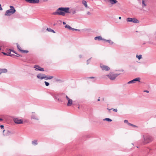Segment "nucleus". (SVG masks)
I'll use <instances>...</instances> for the list:
<instances>
[{
    "instance_id": "obj_1",
    "label": "nucleus",
    "mask_w": 156,
    "mask_h": 156,
    "mask_svg": "<svg viewBox=\"0 0 156 156\" xmlns=\"http://www.w3.org/2000/svg\"><path fill=\"white\" fill-rule=\"evenodd\" d=\"M69 7H60L52 13L53 15H58L64 16L66 13H70Z\"/></svg>"
},
{
    "instance_id": "obj_2",
    "label": "nucleus",
    "mask_w": 156,
    "mask_h": 156,
    "mask_svg": "<svg viewBox=\"0 0 156 156\" xmlns=\"http://www.w3.org/2000/svg\"><path fill=\"white\" fill-rule=\"evenodd\" d=\"M10 9L7 10L5 12V16H10L16 12L15 9L13 6H10Z\"/></svg>"
},
{
    "instance_id": "obj_3",
    "label": "nucleus",
    "mask_w": 156,
    "mask_h": 156,
    "mask_svg": "<svg viewBox=\"0 0 156 156\" xmlns=\"http://www.w3.org/2000/svg\"><path fill=\"white\" fill-rule=\"evenodd\" d=\"M119 75V74H114L113 73H110L107 76L112 80H115L117 76Z\"/></svg>"
},
{
    "instance_id": "obj_4",
    "label": "nucleus",
    "mask_w": 156,
    "mask_h": 156,
    "mask_svg": "<svg viewBox=\"0 0 156 156\" xmlns=\"http://www.w3.org/2000/svg\"><path fill=\"white\" fill-rule=\"evenodd\" d=\"M142 140L144 143L146 144L151 142L152 139L151 137H143Z\"/></svg>"
},
{
    "instance_id": "obj_5",
    "label": "nucleus",
    "mask_w": 156,
    "mask_h": 156,
    "mask_svg": "<svg viewBox=\"0 0 156 156\" xmlns=\"http://www.w3.org/2000/svg\"><path fill=\"white\" fill-rule=\"evenodd\" d=\"M126 21L128 22H131L134 23H139V21L135 18H128L126 19Z\"/></svg>"
},
{
    "instance_id": "obj_6",
    "label": "nucleus",
    "mask_w": 156,
    "mask_h": 156,
    "mask_svg": "<svg viewBox=\"0 0 156 156\" xmlns=\"http://www.w3.org/2000/svg\"><path fill=\"white\" fill-rule=\"evenodd\" d=\"M37 78L39 80H42L43 79H46V75L44 74L39 73L37 75Z\"/></svg>"
},
{
    "instance_id": "obj_7",
    "label": "nucleus",
    "mask_w": 156,
    "mask_h": 156,
    "mask_svg": "<svg viewBox=\"0 0 156 156\" xmlns=\"http://www.w3.org/2000/svg\"><path fill=\"white\" fill-rule=\"evenodd\" d=\"M3 132L4 135L5 136H11L13 133V132L8 130H3Z\"/></svg>"
},
{
    "instance_id": "obj_8",
    "label": "nucleus",
    "mask_w": 156,
    "mask_h": 156,
    "mask_svg": "<svg viewBox=\"0 0 156 156\" xmlns=\"http://www.w3.org/2000/svg\"><path fill=\"white\" fill-rule=\"evenodd\" d=\"M140 77H137L127 83V84H129L130 83H134L136 82L137 81L138 82H140Z\"/></svg>"
},
{
    "instance_id": "obj_9",
    "label": "nucleus",
    "mask_w": 156,
    "mask_h": 156,
    "mask_svg": "<svg viewBox=\"0 0 156 156\" xmlns=\"http://www.w3.org/2000/svg\"><path fill=\"white\" fill-rule=\"evenodd\" d=\"M34 68H35V70L39 71H44V70L43 68L41 67L40 66L38 65H35L34 66Z\"/></svg>"
},
{
    "instance_id": "obj_10",
    "label": "nucleus",
    "mask_w": 156,
    "mask_h": 156,
    "mask_svg": "<svg viewBox=\"0 0 156 156\" xmlns=\"http://www.w3.org/2000/svg\"><path fill=\"white\" fill-rule=\"evenodd\" d=\"M100 67L103 70L108 71L110 70V68L107 66L104 65L102 64H100Z\"/></svg>"
},
{
    "instance_id": "obj_11",
    "label": "nucleus",
    "mask_w": 156,
    "mask_h": 156,
    "mask_svg": "<svg viewBox=\"0 0 156 156\" xmlns=\"http://www.w3.org/2000/svg\"><path fill=\"white\" fill-rule=\"evenodd\" d=\"M14 122L16 124H20L23 123V121L22 120L18 118H15L13 119Z\"/></svg>"
},
{
    "instance_id": "obj_12",
    "label": "nucleus",
    "mask_w": 156,
    "mask_h": 156,
    "mask_svg": "<svg viewBox=\"0 0 156 156\" xmlns=\"http://www.w3.org/2000/svg\"><path fill=\"white\" fill-rule=\"evenodd\" d=\"M66 98L68 101V103H67V106H70L72 104L73 100L69 98L67 96H66Z\"/></svg>"
},
{
    "instance_id": "obj_13",
    "label": "nucleus",
    "mask_w": 156,
    "mask_h": 156,
    "mask_svg": "<svg viewBox=\"0 0 156 156\" xmlns=\"http://www.w3.org/2000/svg\"><path fill=\"white\" fill-rule=\"evenodd\" d=\"M34 113V112H32V114L31 116V119H34L37 120H38L39 119L38 117Z\"/></svg>"
},
{
    "instance_id": "obj_14",
    "label": "nucleus",
    "mask_w": 156,
    "mask_h": 156,
    "mask_svg": "<svg viewBox=\"0 0 156 156\" xmlns=\"http://www.w3.org/2000/svg\"><path fill=\"white\" fill-rule=\"evenodd\" d=\"M147 5V0H142V6L143 8H144Z\"/></svg>"
},
{
    "instance_id": "obj_15",
    "label": "nucleus",
    "mask_w": 156,
    "mask_h": 156,
    "mask_svg": "<svg viewBox=\"0 0 156 156\" xmlns=\"http://www.w3.org/2000/svg\"><path fill=\"white\" fill-rule=\"evenodd\" d=\"M108 2L112 5H114L118 2L116 0H108Z\"/></svg>"
},
{
    "instance_id": "obj_16",
    "label": "nucleus",
    "mask_w": 156,
    "mask_h": 156,
    "mask_svg": "<svg viewBox=\"0 0 156 156\" xmlns=\"http://www.w3.org/2000/svg\"><path fill=\"white\" fill-rule=\"evenodd\" d=\"M94 40H98L99 41L100 40H103L104 41L105 39H104L102 38L101 36H98V37H95L94 38Z\"/></svg>"
},
{
    "instance_id": "obj_17",
    "label": "nucleus",
    "mask_w": 156,
    "mask_h": 156,
    "mask_svg": "<svg viewBox=\"0 0 156 156\" xmlns=\"http://www.w3.org/2000/svg\"><path fill=\"white\" fill-rule=\"evenodd\" d=\"M104 41L108 42V43L109 44H110L111 45L113 44L114 43V42L111 40H106L105 39Z\"/></svg>"
},
{
    "instance_id": "obj_18",
    "label": "nucleus",
    "mask_w": 156,
    "mask_h": 156,
    "mask_svg": "<svg viewBox=\"0 0 156 156\" xmlns=\"http://www.w3.org/2000/svg\"><path fill=\"white\" fill-rule=\"evenodd\" d=\"M7 70L6 69H0V75L2 73H6L7 72Z\"/></svg>"
},
{
    "instance_id": "obj_19",
    "label": "nucleus",
    "mask_w": 156,
    "mask_h": 156,
    "mask_svg": "<svg viewBox=\"0 0 156 156\" xmlns=\"http://www.w3.org/2000/svg\"><path fill=\"white\" fill-rule=\"evenodd\" d=\"M39 2V0H31L30 3H38Z\"/></svg>"
},
{
    "instance_id": "obj_20",
    "label": "nucleus",
    "mask_w": 156,
    "mask_h": 156,
    "mask_svg": "<svg viewBox=\"0 0 156 156\" xmlns=\"http://www.w3.org/2000/svg\"><path fill=\"white\" fill-rule=\"evenodd\" d=\"M82 3L84 5L85 7L86 8L88 7L87 5V2L85 0H83L82 1Z\"/></svg>"
},
{
    "instance_id": "obj_21",
    "label": "nucleus",
    "mask_w": 156,
    "mask_h": 156,
    "mask_svg": "<svg viewBox=\"0 0 156 156\" xmlns=\"http://www.w3.org/2000/svg\"><path fill=\"white\" fill-rule=\"evenodd\" d=\"M47 30L48 31L51 32H52L54 33H55V32L53 30L51 29L50 28H47Z\"/></svg>"
},
{
    "instance_id": "obj_22",
    "label": "nucleus",
    "mask_w": 156,
    "mask_h": 156,
    "mask_svg": "<svg viewBox=\"0 0 156 156\" xmlns=\"http://www.w3.org/2000/svg\"><path fill=\"white\" fill-rule=\"evenodd\" d=\"M103 121H107L108 122H111L112 121V120L111 119H110L108 118H106L105 119H103Z\"/></svg>"
},
{
    "instance_id": "obj_23",
    "label": "nucleus",
    "mask_w": 156,
    "mask_h": 156,
    "mask_svg": "<svg viewBox=\"0 0 156 156\" xmlns=\"http://www.w3.org/2000/svg\"><path fill=\"white\" fill-rule=\"evenodd\" d=\"M46 79H45L46 80H47L48 79H51L53 78V76H47L46 75Z\"/></svg>"
},
{
    "instance_id": "obj_24",
    "label": "nucleus",
    "mask_w": 156,
    "mask_h": 156,
    "mask_svg": "<svg viewBox=\"0 0 156 156\" xmlns=\"http://www.w3.org/2000/svg\"><path fill=\"white\" fill-rule=\"evenodd\" d=\"M65 27L66 28L70 30H71L72 29V28L70 27L69 25L67 24L65 26Z\"/></svg>"
},
{
    "instance_id": "obj_25",
    "label": "nucleus",
    "mask_w": 156,
    "mask_h": 156,
    "mask_svg": "<svg viewBox=\"0 0 156 156\" xmlns=\"http://www.w3.org/2000/svg\"><path fill=\"white\" fill-rule=\"evenodd\" d=\"M17 47L18 50L20 52H21V51H22V49H21V48L20 47V46H19V44H17Z\"/></svg>"
},
{
    "instance_id": "obj_26",
    "label": "nucleus",
    "mask_w": 156,
    "mask_h": 156,
    "mask_svg": "<svg viewBox=\"0 0 156 156\" xmlns=\"http://www.w3.org/2000/svg\"><path fill=\"white\" fill-rule=\"evenodd\" d=\"M142 56V55H136V57L137 58L139 59V60H140Z\"/></svg>"
},
{
    "instance_id": "obj_27",
    "label": "nucleus",
    "mask_w": 156,
    "mask_h": 156,
    "mask_svg": "<svg viewBox=\"0 0 156 156\" xmlns=\"http://www.w3.org/2000/svg\"><path fill=\"white\" fill-rule=\"evenodd\" d=\"M32 143L34 145H36L37 144V140H34L32 142Z\"/></svg>"
},
{
    "instance_id": "obj_28",
    "label": "nucleus",
    "mask_w": 156,
    "mask_h": 156,
    "mask_svg": "<svg viewBox=\"0 0 156 156\" xmlns=\"http://www.w3.org/2000/svg\"><path fill=\"white\" fill-rule=\"evenodd\" d=\"M22 53H27L28 52V51L27 50H22L21 51Z\"/></svg>"
},
{
    "instance_id": "obj_29",
    "label": "nucleus",
    "mask_w": 156,
    "mask_h": 156,
    "mask_svg": "<svg viewBox=\"0 0 156 156\" xmlns=\"http://www.w3.org/2000/svg\"><path fill=\"white\" fill-rule=\"evenodd\" d=\"M128 125L132 126H133V127H137V126H136L134 125H133V124H131L130 123H129L128 124Z\"/></svg>"
},
{
    "instance_id": "obj_30",
    "label": "nucleus",
    "mask_w": 156,
    "mask_h": 156,
    "mask_svg": "<svg viewBox=\"0 0 156 156\" xmlns=\"http://www.w3.org/2000/svg\"><path fill=\"white\" fill-rule=\"evenodd\" d=\"M108 110H111V109H113V111H114V112H117L118 111V110L117 109H113V108H112V109H108Z\"/></svg>"
},
{
    "instance_id": "obj_31",
    "label": "nucleus",
    "mask_w": 156,
    "mask_h": 156,
    "mask_svg": "<svg viewBox=\"0 0 156 156\" xmlns=\"http://www.w3.org/2000/svg\"><path fill=\"white\" fill-rule=\"evenodd\" d=\"M44 83H45V85L46 86H48L49 85V83L46 81H45Z\"/></svg>"
},
{
    "instance_id": "obj_32",
    "label": "nucleus",
    "mask_w": 156,
    "mask_h": 156,
    "mask_svg": "<svg viewBox=\"0 0 156 156\" xmlns=\"http://www.w3.org/2000/svg\"><path fill=\"white\" fill-rule=\"evenodd\" d=\"M124 122L125 123H127L128 125V124L129 123L128 122V121L127 120H125Z\"/></svg>"
},
{
    "instance_id": "obj_33",
    "label": "nucleus",
    "mask_w": 156,
    "mask_h": 156,
    "mask_svg": "<svg viewBox=\"0 0 156 156\" xmlns=\"http://www.w3.org/2000/svg\"><path fill=\"white\" fill-rule=\"evenodd\" d=\"M87 15L89 16H91L92 15V13L89 12H87Z\"/></svg>"
},
{
    "instance_id": "obj_34",
    "label": "nucleus",
    "mask_w": 156,
    "mask_h": 156,
    "mask_svg": "<svg viewBox=\"0 0 156 156\" xmlns=\"http://www.w3.org/2000/svg\"><path fill=\"white\" fill-rule=\"evenodd\" d=\"M90 59H91V58H89V59H88L87 60V64H89L90 62Z\"/></svg>"
},
{
    "instance_id": "obj_35",
    "label": "nucleus",
    "mask_w": 156,
    "mask_h": 156,
    "mask_svg": "<svg viewBox=\"0 0 156 156\" xmlns=\"http://www.w3.org/2000/svg\"><path fill=\"white\" fill-rule=\"evenodd\" d=\"M9 50L10 51V52H11V51H12L13 52H14V53H15L16 54H17V53H16L15 51H14L13 50H12L10 49H9Z\"/></svg>"
},
{
    "instance_id": "obj_36",
    "label": "nucleus",
    "mask_w": 156,
    "mask_h": 156,
    "mask_svg": "<svg viewBox=\"0 0 156 156\" xmlns=\"http://www.w3.org/2000/svg\"><path fill=\"white\" fill-rule=\"evenodd\" d=\"M25 1L27 2L30 3V2L31 0H25Z\"/></svg>"
},
{
    "instance_id": "obj_37",
    "label": "nucleus",
    "mask_w": 156,
    "mask_h": 156,
    "mask_svg": "<svg viewBox=\"0 0 156 156\" xmlns=\"http://www.w3.org/2000/svg\"><path fill=\"white\" fill-rule=\"evenodd\" d=\"M7 55L12 56V54H11L10 52L8 55Z\"/></svg>"
},
{
    "instance_id": "obj_38",
    "label": "nucleus",
    "mask_w": 156,
    "mask_h": 156,
    "mask_svg": "<svg viewBox=\"0 0 156 156\" xmlns=\"http://www.w3.org/2000/svg\"><path fill=\"white\" fill-rule=\"evenodd\" d=\"M72 30H78V29H74V28H72V29H71Z\"/></svg>"
},
{
    "instance_id": "obj_39",
    "label": "nucleus",
    "mask_w": 156,
    "mask_h": 156,
    "mask_svg": "<svg viewBox=\"0 0 156 156\" xmlns=\"http://www.w3.org/2000/svg\"><path fill=\"white\" fill-rule=\"evenodd\" d=\"M0 10H2V8L1 5L0 4Z\"/></svg>"
},
{
    "instance_id": "obj_40",
    "label": "nucleus",
    "mask_w": 156,
    "mask_h": 156,
    "mask_svg": "<svg viewBox=\"0 0 156 156\" xmlns=\"http://www.w3.org/2000/svg\"><path fill=\"white\" fill-rule=\"evenodd\" d=\"M2 53L4 55H8V54H7L6 53H5V52H2Z\"/></svg>"
},
{
    "instance_id": "obj_41",
    "label": "nucleus",
    "mask_w": 156,
    "mask_h": 156,
    "mask_svg": "<svg viewBox=\"0 0 156 156\" xmlns=\"http://www.w3.org/2000/svg\"><path fill=\"white\" fill-rule=\"evenodd\" d=\"M76 11H75V10H74V11L73 12V14H74L75 13H76Z\"/></svg>"
},
{
    "instance_id": "obj_42",
    "label": "nucleus",
    "mask_w": 156,
    "mask_h": 156,
    "mask_svg": "<svg viewBox=\"0 0 156 156\" xmlns=\"http://www.w3.org/2000/svg\"><path fill=\"white\" fill-rule=\"evenodd\" d=\"M0 127L2 129L3 128H4V126L3 125H1Z\"/></svg>"
},
{
    "instance_id": "obj_43",
    "label": "nucleus",
    "mask_w": 156,
    "mask_h": 156,
    "mask_svg": "<svg viewBox=\"0 0 156 156\" xmlns=\"http://www.w3.org/2000/svg\"><path fill=\"white\" fill-rule=\"evenodd\" d=\"M79 57L80 58H81L82 57V55H79Z\"/></svg>"
},
{
    "instance_id": "obj_44",
    "label": "nucleus",
    "mask_w": 156,
    "mask_h": 156,
    "mask_svg": "<svg viewBox=\"0 0 156 156\" xmlns=\"http://www.w3.org/2000/svg\"><path fill=\"white\" fill-rule=\"evenodd\" d=\"M144 92H146L147 93H149V91L147 90H144Z\"/></svg>"
},
{
    "instance_id": "obj_45",
    "label": "nucleus",
    "mask_w": 156,
    "mask_h": 156,
    "mask_svg": "<svg viewBox=\"0 0 156 156\" xmlns=\"http://www.w3.org/2000/svg\"><path fill=\"white\" fill-rule=\"evenodd\" d=\"M63 24L64 25H65V24H66V22H63Z\"/></svg>"
},
{
    "instance_id": "obj_46",
    "label": "nucleus",
    "mask_w": 156,
    "mask_h": 156,
    "mask_svg": "<svg viewBox=\"0 0 156 156\" xmlns=\"http://www.w3.org/2000/svg\"><path fill=\"white\" fill-rule=\"evenodd\" d=\"M3 120V119L2 118H0V121H2Z\"/></svg>"
},
{
    "instance_id": "obj_47",
    "label": "nucleus",
    "mask_w": 156,
    "mask_h": 156,
    "mask_svg": "<svg viewBox=\"0 0 156 156\" xmlns=\"http://www.w3.org/2000/svg\"><path fill=\"white\" fill-rule=\"evenodd\" d=\"M98 101H100V98H99L98 99Z\"/></svg>"
},
{
    "instance_id": "obj_48",
    "label": "nucleus",
    "mask_w": 156,
    "mask_h": 156,
    "mask_svg": "<svg viewBox=\"0 0 156 156\" xmlns=\"http://www.w3.org/2000/svg\"><path fill=\"white\" fill-rule=\"evenodd\" d=\"M90 78H94V77H90Z\"/></svg>"
},
{
    "instance_id": "obj_49",
    "label": "nucleus",
    "mask_w": 156,
    "mask_h": 156,
    "mask_svg": "<svg viewBox=\"0 0 156 156\" xmlns=\"http://www.w3.org/2000/svg\"><path fill=\"white\" fill-rule=\"evenodd\" d=\"M119 19L120 20L121 19V17H119Z\"/></svg>"
},
{
    "instance_id": "obj_50",
    "label": "nucleus",
    "mask_w": 156,
    "mask_h": 156,
    "mask_svg": "<svg viewBox=\"0 0 156 156\" xmlns=\"http://www.w3.org/2000/svg\"><path fill=\"white\" fill-rule=\"evenodd\" d=\"M48 1V0H45L44 1V2H46V1Z\"/></svg>"
},
{
    "instance_id": "obj_51",
    "label": "nucleus",
    "mask_w": 156,
    "mask_h": 156,
    "mask_svg": "<svg viewBox=\"0 0 156 156\" xmlns=\"http://www.w3.org/2000/svg\"><path fill=\"white\" fill-rule=\"evenodd\" d=\"M58 101H60V100H59V99H58Z\"/></svg>"
},
{
    "instance_id": "obj_52",
    "label": "nucleus",
    "mask_w": 156,
    "mask_h": 156,
    "mask_svg": "<svg viewBox=\"0 0 156 156\" xmlns=\"http://www.w3.org/2000/svg\"><path fill=\"white\" fill-rule=\"evenodd\" d=\"M1 50V48H0V50Z\"/></svg>"
},
{
    "instance_id": "obj_53",
    "label": "nucleus",
    "mask_w": 156,
    "mask_h": 156,
    "mask_svg": "<svg viewBox=\"0 0 156 156\" xmlns=\"http://www.w3.org/2000/svg\"><path fill=\"white\" fill-rule=\"evenodd\" d=\"M80 108V107H78V108Z\"/></svg>"
}]
</instances>
